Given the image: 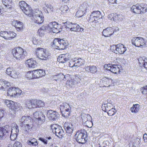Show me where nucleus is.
I'll list each match as a JSON object with an SVG mask.
<instances>
[{
	"label": "nucleus",
	"mask_w": 147,
	"mask_h": 147,
	"mask_svg": "<svg viewBox=\"0 0 147 147\" xmlns=\"http://www.w3.org/2000/svg\"><path fill=\"white\" fill-rule=\"evenodd\" d=\"M48 28V26L47 25H44L42 26L40 28V29L39 30H38L39 35L41 36L43 35V34H42V31H44L46 30Z\"/></svg>",
	"instance_id": "41"
},
{
	"label": "nucleus",
	"mask_w": 147,
	"mask_h": 147,
	"mask_svg": "<svg viewBox=\"0 0 147 147\" xmlns=\"http://www.w3.org/2000/svg\"><path fill=\"white\" fill-rule=\"evenodd\" d=\"M19 73L17 71L14 70L12 72L10 76L13 78H17L18 75H19Z\"/></svg>",
	"instance_id": "48"
},
{
	"label": "nucleus",
	"mask_w": 147,
	"mask_h": 147,
	"mask_svg": "<svg viewBox=\"0 0 147 147\" xmlns=\"http://www.w3.org/2000/svg\"><path fill=\"white\" fill-rule=\"evenodd\" d=\"M87 132L85 130L77 131L75 136L76 141L79 143L84 144L87 140Z\"/></svg>",
	"instance_id": "2"
},
{
	"label": "nucleus",
	"mask_w": 147,
	"mask_h": 147,
	"mask_svg": "<svg viewBox=\"0 0 147 147\" xmlns=\"http://www.w3.org/2000/svg\"><path fill=\"white\" fill-rule=\"evenodd\" d=\"M59 108L62 116L67 117L69 116L71 108L68 104L66 102L62 103L60 105Z\"/></svg>",
	"instance_id": "6"
},
{
	"label": "nucleus",
	"mask_w": 147,
	"mask_h": 147,
	"mask_svg": "<svg viewBox=\"0 0 147 147\" xmlns=\"http://www.w3.org/2000/svg\"><path fill=\"white\" fill-rule=\"evenodd\" d=\"M84 60L81 58H80L75 61H71L69 65V67H73L74 66H80L84 65Z\"/></svg>",
	"instance_id": "16"
},
{
	"label": "nucleus",
	"mask_w": 147,
	"mask_h": 147,
	"mask_svg": "<svg viewBox=\"0 0 147 147\" xmlns=\"http://www.w3.org/2000/svg\"><path fill=\"white\" fill-rule=\"evenodd\" d=\"M114 33L113 30L111 27L107 28L102 32L103 35L106 37L109 36Z\"/></svg>",
	"instance_id": "24"
},
{
	"label": "nucleus",
	"mask_w": 147,
	"mask_h": 147,
	"mask_svg": "<svg viewBox=\"0 0 147 147\" xmlns=\"http://www.w3.org/2000/svg\"><path fill=\"white\" fill-rule=\"evenodd\" d=\"M59 42L60 43V45H63V47L62 49H65L67 45V44L66 42L65 41H64L63 39H59Z\"/></svg>",
	"instance_id": "52"
},
{
	"label": "nucleus",
	"mask_w": 147,
	"mask_h": 147,
	"mask_svg": "<svg viewBox=\"0 0 147 147\" xmlns=\"http://www.w3.org/2000/svg\"><path fill=\"white\" fill-rule=\"evenodd\" d=\"M26 118L24 120V124H28L29 122H30L31 120V117L30 116H25Z\"/></svg>",
	"instance_id": "55"
},
{
	"label": "nucleus",
	"mask_w": 147,
	"mask_h": 147,
	"mask_svg": "<svg viewBox=\"0 0 147 147\" xmlns=\"http://www.w3.org/2000/svg\"><path fill=\"white\" fill-rule=\"evenodd\" d=\"M73 127L72 125L68 126L66 127V132L69 134L68 138H69L71 136V134L72 133L73 130Z\"/></svg>",
	"instance_id": "37"
},
{
	"label": "nucleus",
	"mask_w": 147,
	"mask_h": 147,
	"mask_svg": "<svg viewBox=\"0 0 147 147\" xmlns=\"http://www.w3.org/2000/svg\"><path fill=\"white\" fill-rule=\"evenodd\" d=\"M91 15H90V18L89 20L91 22H94V23H96L97 22H99V21L98 20H97L96 21H95V20H94V17H93L91 19Z\"/></svg>",
	"instance_id": "60"
},
{
	"label": "nucleus",
	"mask_w": 147,
	"mask_h": 147,
	"mask_svg": "<svg viewBox=\"0 0 147 147\" xmlns=\"http://www.w3.org/2000/svg\"><path fill=\"white\" fill-rule=\"evenodd\" d=\"M34 78H37L42 77L45 75L44 71L41 69H37L33 71Z\"/></svg>",
	"instance_id": "22"
},
{
	"label": "nucleus",
	"mask_w": 147,
	"mask_h": 147,
	"mask_svg": "<svg viewBox=\"0 0 147 147\" xmlns=\"http://www.w3.org/2000/svg\"><path fill=\"white\" fill-rule=\"evenodd\" d=\"M86 12L85 11H83L82 10H78L76 12V17L78 18L81 17L84 15L85 13Z\"/></svg>",
	"instance_id": "38"
},
{
	"label": "nucleus",
	"mask_w": 147,
	"mask_h": 147,
	"mask_svg": "<svg viewBox=\"0 0 147 147\" xmlns=\"http://www.w3.org/2000/svg\"><path fill=\"white\" fill-rule=\"evenodd\" d=\"M37 100L32 99V100H27L26 102V106L28 109L37 107Z\"/></svg>",
	"instance_id": "20"
},
{
	"label": "nucleus",
	"mask_w": 147,
	"mask_h": 147,
	"mask_svg": "<svg viewBox=\"0 0 147 147\" xmlns=\"http://www.w3.org/2000/svg\"><path fill=\"white\" fill-rule=\"evenodd\" d=\"M4 102L5 104L11 109V111L9 113V114L14 115L15 113V110L18 107L17 103L9 100H4Z\"/></svg>",
	"instance_id": "8"
},
{
	"label": "nucleus",
	"mask_w": 147,
	"mask_h": 147,
	"mask_svg": "<svg viewBox=\"0 0 147 147\" xmlns=\"http://www.w3.org/2000/svg\"><path fill=\"white\" fill-rule=\"evenodd\" d=\"M144 141L145 142H147V134H144L143 136Z\"/></svg>",
	"instance_id": "64"
},
{
	"label": "nucleus",
	"mask_w": 147,
	"mask_h": 147,
	"mask_svg": "<svg viewBox=\"0 0 147 147\" xmlns=\"http://www.w3.org/2000/svg\"><path fill=\"white\" fill-rule=\"evenodd\" d=\"M51 127L53 133L58 138H61L64 136L65 133L62 127L56 124L51 125Z\"/></svg>",
	"instance_id": "5"
},
{
	"label": "nucleus",
	"mask_w": 147,
	"mask_h": 147,
	"mask_svg": "<svg viewBox=\"0 0 147 147\" xmlns=\"http://www.w3.org/2000/svg\"><path fill=\"white\" fill-rule=\"evenodd\" d=\"M132 43L136 47L143 48L147 46V42L141 37H135L131 40Z\"/></svg>",
	"instance_id": "4"
},
{
	"label": "nucleus",
	"mask_w": 147,
	"mask_h": 147,
	"mask_svg": "<svg viewBox=\"0 0 147 147\" xmlns=\"http://www.w3.org/2000/svg\"><path fill=\"white\" fill-rule=\"evenodd\" d=\"M51 139V138L49 137L48 138H47L45 139L42 138H39V140L42 141L44 144H47V143L48 140H50Z\"/></svg>",
	"instance_id": "53"
},
{
	"label": "nucleus",
	"mask_w": 147,
	"mask_h": 147,
	"mask_svg": "<svg viewBox=\"0 0 147 147\" xmlns=\"http://www.w3.org/2000/svg\"><path fill=\"white\" fill-rule=\"evenodd\" d=\"M83 123L87 121L88 120H90L91 119V116L88 114H83L81 115Z\"/></svg>",
	"instance_id": "35"
},
{
	"label": "nucleus",
	"mask_w": 147,
	"mask_h": 147,
	"mask_svg": "<svg viewBox=\"0 0 147 147\" xmlns=\"http://www.w3.org/2000/svg\"><path fill=\"white\" fill-rule=\"evenodd\" d=\"M76 82V81L74 79H71L70 80L67 81L66 84L70 87H72L74 86Z\"/></svg>",
	"instance_id": "39"
},
{
	"label": "nucleus",
	"mask_w": 147,
	"mask_h": 147,
	"mask_svg": "<svg viewBox=\"0 0 147 147\" xmlns=\"http://www.w3.org/2000/svg\"><path fill=\"white\" fill-rule=\"evenodd\" d=\"M140 143V140L139 138H136L135 139L132 145L133 146L136 147Z\"/></svg>",
	"instance_id": "49"
},
{
	"label": "nucleus",
	"mask_w": 147,
	"mask_h": 147,
	"mask_svg": "<svg viewBox=\"0 0 147 147\" xmlns=\"http://www.w3.org/2000/svg\"><path fill=\"white\" fill-rule=\"evenodd\" d=\"M22 127L23 132L24 134H27L31 128V127L29 124H26L22 125Z\"/></svg>",
	"instance_id": "31"
},
{
	"label": "nucleus",
	"mask_w": 147,
	"mask_h": 147,
	"mask_svg": "<svg viewBox=\"0 0 147 147\" xmlns=\"http://www.w3.org/2000/svg\"><path fill=\"white\" fill-rule=\"evenodd\" d=\"M19 5L20 8L24 13L29 17L32 16L31 18L35 23L40 24L43 22L44 16L41 11L38 10L33 13L31 8L24 1L19 2Z\"/></svg>",
	"instance_id": "1"
},
{
	"label": "nucleus",
	"mask_w": 147,
	"mask_h": 147,
	"mask_svg": "<svg viewBox=\"0 0 147 147\" xmlns=\"http://www.w3.org/2000/svg\"><path fill=\"white\" fill-rule=\"evenodd\" d=\"M140 65H143L144 67L147 69V59L145 57H140L138 59Z\"/></svg>",
	"instance_id": "29"
},
{
	"label": "nucleus",
	"mask_w": 147,
	"mask_h": 147,
	"mask_svg": "<svg viewBox=\"0 0 147 147\" xmlns=\"http://www.w3.org/2000/svg\"><path fill=\"white\" fill-rule=\"evenodd\" d=\"M16 36V34L13 32L1 31L0 32V36L7 40H11Z\"/></svg>",
	"instance_id": "12"
},
{
	"label": "nucleus",
	"mask_w": 147,
	"mask_h": 147,
	"mask_svg": "<svg viewBox=\"0 0 147 147\" xmlns=\"http://www.w3.org/2000/svg\"><path fill=\"white\" fill-rule=\"evenodd\" d=\"M71 31L76 32H82L84 30L83 28L80 27V26L76 24L72 23L71 26Z\"/></svg>",
	"instance_id": "28"
},
{
	"label": "nucleus",
	"mask_w": 147,
	"mask_h": 147,
	"mask_svg": "<svg viewBox=\"0 0 147 147\" xmlns=\"http://www.w3.org/2000/svg\"><path fill=\"white\" fill-rule=\"evenodd\" d=\"M91 19L94 17V20L95 21L97 20H101L102 18V16L101 15L100 12L98 11H93L91 15Z\"/></svg>",
	"instance_id": "23"
},
{
	"label": "nucleus",
	"mask_w": 147,
	"mask_h": 147,
	"mask_svg": "<svg viewBox=\"0 0 147 147\" xmlns=\"http://www.w3.org/2000/svg\"><path fill=\"white\" fill-rule=\"evenodd\" d=\"M26 117L25 116H23L22 118L20 119L19 120V122L20 123L21 125H22L24 124V120H25Z\"/></svg>",
	"instance_id": "58"
},
{
	"label": "nucleus",
	"mask_w": 147,
	"mask_h": 147,
	"mask_svg": "<svg viewBox=\"0 0 147 147\" xmlns=\"http://www.w3.org/2000/svg\"><path fill=\"white\" fill-rule=\"evenodd\" d=\"M13 147H22V146L20 142H17L13 144Z\"/></svg>",
	"instance_id": "57"
},
{
	"label": "nucleus",
	"mask_w": 147,
	"mask_h": 147,
	"mask_svg": "<svg viewBox=\"0 0 147 147\" xmlns=\"http://www.w3.org/2000/svg\"><path fill=\"white\" fill-rule=\"evenodd\" d=\"M22 90L18 88L11 87L7 90V93L9 95L15 97L21 94Z\"/></svg>",
	"instance_id": "13"
},
{
	"label": "nucleus",
	"mask_w": 147,
	"mask_h": 147,
	"mask_svg": "<svg viewBox=\"0 0 147 147\" xmlns=\"http://www.w3.org/2000/svg\"><path fill=\"white\" fill-rule=\"evenodd\" d=\"M63 24H64V26L65 28H69L70 29V30H71V26H72V23H67L65 22L64 23H63Z\"/></svg>",
	"instance_id": "54"
},
{
	"label": "nucleus",
	"mask_w": 147,
	"mask_h": 147,
	"mask_svg": "<svg viewBox=\"0 0 147 147\" xmlns=\"http://www.w3.org/2000/svg\"><path fill=\"white\" fill-rule=\"evenodd\" d=\"M4 111L2 109H0V119L4 116Z\"/></svg>",
	"instance_id": "61"
},
{
	"label": "nucleus",
	"mask_w": 147,
	"mask_h": 147,
	"mask_svg": "<svg viewBox=\"0 0 147 147\" xmlns=\"http://www.w3.org/2000/svg\"><path fill=\"white\" fill-rule=\"evenodd\" d=\"M4 82L5 83V85H6L5 89L7 87H9V86H10V84L9 82L5 80Z\"/></svg>",
	"instance_id": "62"
},
{
	"label": "nucleus",
	"mask_w": 147,
	"mask_h": 147,
	"mask_svg": "<svg viewBox=\"0 0 147 147\" xmlns=\"http://www.w3.org/2000/svg\"><path fill=\"white\" fill-rule=\"evenodd\" d=\"M91 120V119L90 120H88L87 121H86V122H84L83 123L84 125L87 126L89 127H91V125L92 124Z\"/></svg>",
	"instance_id": "47"
},
{
	"label": "nucleus",
	"mask_w": 147,
	"mask_h": 147,
	"mask_svg": "<svg viewBox=\"0 0 147 147\" xmlns=\"http://www.w3.org/2000/svg\"><path fill=\"white\" fill-rule=\"evenodd\" d=\"M5 80H0V89L5 90Z\"/></svg>",
	"instance_id": "43"
},
{
	"label": "nucleus",
	"mask_w": 147,
	"mask_h": 147,
	"mask_svg": "<svg viewBox=\"0 0 147 147\" xmlns=\"http://www.w3.org/2000/svg\"><path fill=\"white\" fill-rule=\"evenodd\" d=\"M71 58V56L68 53L61 54L58 57L57 60L59 63H64L67 61Z\"/></svg>",
	"instance_id": "17"
},
{
	"label": "nucleus",
	"mask_w": 147,
	"mask_h": 147,
	"mask_svg": "<svg viewBox=\"0 0 147 147\" xmlns=\"http://www.w3.org/2000/svg\"><path fill=\"white\" fill-rule=\"evenodd\" d=\"M2 3L9 11L11 10L12 3L11 0H2Z\"/></svg>",
	"instance_id": "25"
},
{
	"label": "nucleus",
	"mask_w": 147,
	"mask_h": 147,
	"mask_svg": "<svg viewBox=\"0 0 147 147\" xmlns=\"http://www.w3.org/2000/svg\"><path fill=\"white\" fill-rule=\"evenodd\" d=\"M48 27L49 29L54 33H58L62 30L61 24L55 22L49 23L48 25Z\"/></svg>",
	"instance_id": "11"
},
{
	"label": "nucleus",
	"mask_w": 147,
	"mask_h": 147,
	"mask_svg": "<svg viewBox=\"0 0 147 147\" xmlns=\"http://www.w3.org/2000/svg\"><path fill=\"white\" fill-rule=\"evenodd\" d=\"M59 39L57 38L54 39L53 41V45L52 46L56 49H62L63 47V45H60V43L59 42Z\"/></svg>",
	"instance_id": "26"
},
{
	"label": "nucleus",
	"mask_w": 147,
	"mask_h": 147,
	"mask_svg": "<svg viewBox=\"0 0 147 147\" xmlns=\"http://www.w3.org/2000/svg\"><path fill=\"white\" fill-rule=\"evenodd\" d=\"M131 9L132 12L140 14L141 12L144 13L147 11V5L143 4H141L140 5L137 4L132 6Z\"/></svg>",
	"instance_id": "7"
},
{
	"label": "nucleus",
	"mask_w": 147,
	"mask_h": 147,
	"mask_svg": "<svg viewBox=\"0 0 147 147\" xmlns=\"http://www.w3.org/2000/svg\"><path fill=\"white\" fill-rule=\"evenodd\" d=\"M114 18V21H121L124 19V17L121 15L115 13V16Z\"/></svg>",
	"instance_id": "34"
},
{
	"label": "nucleus",
	"mask_w": 147,
	"mask_h": 147,
	"mask_svg": "<svg viewBox=\"0 0 147 147\" xmlns=\"http://www.w3.org/2000/svg\"><path fill=\"white\" fill-rule=\"evenodd\" d=\"M46 8L44 7V10L45 12L48 13L51 12H53L55 11L53 6L50 4H46Z\"/></svg>",
	"instance_id": "30"
},
{
	"label": "nucleus",
	"mask_w": 147,
	"mask_h": 147,
	"mask_svg": "<svg viewBox=\"0 0 147 147\" xmlns=\"http://www.w3.org/2000/svg\"><path fill=\"white\" fill-rule=\"evenodd\" d=\"M33 115L34 117L37 119L39 121L42 122L45 121V116L41 111H38L35 112L34 113Z\"/></svg>",
	"instance_id": "18"
},
{
	"label": "nucleus",
	"mask_w": 147,
	"mask_h": 147,
	"mask_svg": "<svg viewBox=\"0 0 147 147\" xmlns=\"http://www.w3.org/2000/svg\"><path fill=\"white\" fill-rule=\"evenodd\" d=\"M116 112L115 109L113 107V108L111 109L110 110H109L108 112H107L108 115L109 116H112Z\"/></svg>",
	"instance_id": "46"
},
{
	"label": "nucleus",
	"mask_w": 147,
	"mask_h": 147,
	"mask_svg": "<svg viewBox=\"0 0 147 147\" xmlns=\"http://www.w3.org/2000/svg\"><path fill=\"white\" fill-rule=\"evenodd\" d=\"M90 71L92 73L94 74L96 73L97 71V68L94 65L90 66Z\"/></svg>",
	"instance_id": "51"
},
{
	"label": "nucleus",
	"mask_w": 147,
	"mask_h": 147,
	"mask_svg": "<svg viewBox=\"0 0 147 147\" xmlns=\"http://www.w3.org/2000/svg\"><path fill=\"white\" fill-rule=\"evenodd\" d=\"M111 49L114 53L120 54L123 53L127 50L126 48L121 44L113 45L111 46Z\"/></svg>",
	"instance_id": "9"
},
{
	"label": "nucleus",
	"mask_w": 147,
	"mask_h": 147,
	"mask_svg": "<svg viewBox=\"0 0 147 147\" xmlns=\"http://www.w3.org/2000/svg\"><path fill=\"white\" fill-rule=\"evenodd\" d=\"M47 116L49 119L52 121L56 120L59 117L58 113L51 110L48 111L47 112Z\"/></svg>",
	"instance_id": "15"
},
{
	"label": "nucleus",
	"mask_w": 147,
	"mask_h": 147,
	"mask_svg": "<svg viewBox=\"0 0 147 147\" xmlns=\"http://www.w3.org/2000/svg\"><path fill=\"white\" fill-rule=\"evenodd\" d=\"M37 107H44V102L42 100H37Z\"/></svg>",
	"instance_id": "45"
},
{
	"label": "nucleus",
	"mask_w": 147,
	"mask_h": 147,
	"mask_svg": "<svg viewBox=\"0 0 147 147\" xmlns=\"http://www.w3.org/2000/svg\"><path fill=\"white\" fill-rule=\"evenodd\" d=\"M18 134H13L11 133L10 135V138L12 140H14L16 138Z\"/></svg>",
	"instance_id": "56"
},
{
	"label": "nucleus",
	"mask_w": 147,
	"mask_h": 147,
	"mask_svg": "<svg viewBox=\"0 0 147 147\" xmlns=\"http://www.w3.org/2000/svg\"><path fill=\"white\" fill-rule=\"evenodd\" d=\"M104 67L106 70H109L115 74L119 73L120 71L119 67L117 65H111L109 64L107 65L105 64L104 65Z\"/></svg>",
	"instance_id": "14"
},
{
	"label": "nucleus",
	"mask_w": 147,
	"mask_h": 147,
	"mask_svg": "<svg viewBox=\"0 0 147 147\" xmlns=\"http://www.w3.org/2000/svg\"><path fill=\"white\" fill-rule=\"evenodd\" d=\"M14 69L12 67L8 68L6 70V73L9 76H11Z\"/></svg>",
	"instance_id": "50"
},
{
	"label": "nucleus",
	"mask_w": 147,
	"mask_h": 147,
	"mask_svg": "<svg viewBox=\"0 0 147 147\" xmlns=\"http://www.w3.org/2000/svg\"><path fill=\"white\" fill-rule=\"evenodd\" d=\"M36 53L39 58L43 60H46L48 59V54L46 50L41 48H38L36 49Z\"/></svg>",
	"instance_id": "10"
},
{
	"label": "nucleus",
	"mask_w": 147,
	"mask_h": 147,
	"mask_svg": "<svg viewBox=\"0 0 147 147\" xmlns=\"http://www.w3.org/2000/svg\"><path fill=\"white\" fill-rule=\"evenodd\" d=\"M113 107V105L110 103L103 104L102 106V110L106 112H108Z\"/></svg>",
	"instance_id": "27"
},
{
	"label": "nucleus",
	"mask_w": 147,
	"mask_h": 147,
	"mask_svg": "<svg viewBox=\"0 0 147 147\" xmlns=\"http://www.w3.org/2000/svg\"><path fill=\"white\" fill-rule=\"evenodd\" d=\"M140 109V105L138 104H136L133 105V106L131 108V112L135 113H137Z\"/></svg>",
	"instance_id": "33"
},
{
	"label": "nucleus",
	"mask_w": 147,
	"mask_h": 147,
	"mask_svg": "<svg viewBox=\"0 0 147 147\" xmlns=\"http://www.w3.org/2000/svg\"><path fill=\"white\" fill-rule=\"evenodd\" d=\"M26 66L29 68H34L37 66V63L33 59H30L27 60L26 62Z\"/></svg>",
	"instance_id": "21"
},
{
	"label": "nucleus",
	"mask_w": 147,
	"mask_h": 147,
	"mask_svg": "<svg viewBox=\"0 0 147 147\" xmlns=\"http://www.w3.org/2000/svg\"><path fill=\"white\" fill-rule=\"evenodd\" d=\"M15 24V26L17 28V30L18 31H20L22 30V23L21 22L16 21Z\"/></svg>",
	"instance_id": "36"
},
{
	"label": "nucleus",
	"mask_w": 147,
	"mask_h": 147,
	"mask_svg": "<svg viewBox=\"0 0 147 147\" xmlns=\"http://www.w3.org/2000/svg\"><path fill=\"white\" fill-rule=\"evenodd\" d=\"M33 71H30L27 72L26 76V77L29 79H34L33 76Z\"/></svg>",
	"instance_id": "42"
},
{
	"label": "nucleus",
	"mask_w": 147,
	"mask_h": 147,
	"mask_svg": "<svg viewBox=\"0 0 147 147\" xmlns=\"http://www.w3.org/2000/svg\"><path fill=\"white\" fill-rule=\"evenodd\" d=\"M115 16V13H112L108 15L109 19L111 20H113L114 21V18Z\"/></svg>",
	"instance_id": "59"
},
{
	"label": "nucleus",
	"mask_w": 147,
	"mask_h": 147,
	"mask_svg": "<svg viewBox=\"0 0 147 147\" xmlns=\"http://www.w3.org/2000/svg\"><path fill=\"white\" fill-rule=\"evenodd\" d=\"M54 77L55 78H58V80H63L65 78V76L62 73H60L58 75L54 76Z\"/></svg>",
	"instance_id": "44"
},
{
	"label": "nucleus",
	"mask_w": 147,
	"mask_h": 147,
	"mask_svg": "<svg viewBox=\"0 0 147 147\" xmlns=\"http://www.w3.org/2000/svg\"><path fill=\"white\" fill-rule=\"evenodd\" d=\"M11 127L9 125H6L2 127H0V138L4 135H6L7 133V135L8 133L11 130Z\"/></svg>",
	"instance_id": "19"
},
{
	"label": "nucleus",
	"mask_w": 147,
	"mask_h": 147,
	"mask_svg": "<svg viewBox=\"0 0 147 147\" xmlns=\"http://www.w3.org/2000/svg\"><path fill=\"white\" fill-rule=\"evenodd\" d=\"M90 66H85L84 68L86 71L89 72L90 70Z\"/></svg>",
	"instance_id": "63"
},
{
	"label": "nucleus",
	"mask_w": 147,
	"mask_h": 147,
	"mask_svg": "<svg viewBox=\"0 0 147 147\" xmlns=\"http://www.w3.org/2000/svg\"><path fill=\"white\" fill-rule=\"evenodd\" d=\"M12 53L14 57L17 59L21 60L24 58L26 55V51H24L20 47H16L12 50Z\"/></svg>",
	"instance_id": "3"
},
{
	"label": "nucleus",
	"mask_w": 147,
	"mask_h": 147,
	"mask_svg": "<svg viewBox=\"0 0 147 147\" xmlns=\"http://www.w3.org/2000/svg\"><path fill=\"white\" fill-rule=\"evenodd\" d=\"M60 10L63 13H65L68 11L69 8L67 6L63 5L60 8Z\"/></svg>",
	"instance_id": "40"
},
{
	"label": "nucleus",
	"mask_w": 147,
	"mask_h": 147,
	"mask_svg": "<svg viewBox=\"0 0 147 147\" xmlns=\"http://www.w3.org/2000/svg\"><path fill=\"white\" fill-rule=\"evenodd\" d=\"M12 126H13L12 128H11V133L13 134H18V133L19 131L18 126L17 124L14 123L12 124Z\"/></svg>",
	"instance_id": "32"
}]
</instances>
